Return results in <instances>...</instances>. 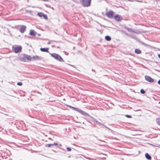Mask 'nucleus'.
<instances>
[{
	"label": "nucleus",
	"instance_id": "393cba45",
	"mask_svg": "<svg viewBox=\"0 0 160 160\" xmlns=\"http://www.w3.org/2000/svg\"><path fill=\"white\" fill-rule=\"evenodd\" d=\"M51 43V42H48V44H49Z\"/></svg>",
	"mask_w": 160,
	"mask_h": 160
},
{
	"label": "nucleus",
	"instance_id": "412c9836",
	"mask_svg": "<svg viewBox=\"0 0 160 160\" xmlns=\"http://www.w3.org/2000/svg\"><path fill=\"white\" fill-rule=\"evenodd\" d=\"M125 116L128 118H131L132 117L130 116V115H125Z\"/></svg>",
	"mask_w": 160,
	"mask_h": 160
},
{
	"label": "nucleus",
	"instance_id": "b1692460",
	"mask_svg": "<svg viewBox=\"0 0 160 160\" xmlns=\"http://www.w3.org/2000/svg\"><path fill=\"white\" fill-rule=\"evenodd\" d=\"M54 144V145H58V143H54V144Z\"/></svg>",
	"mask_w": 160,
	"mask_h": 160
},
{
	"label": "nucleus",
	"instance_id": "423d86ee",
	"mask_svg": "<svg viewBox=\"0 0 160 160\" xmlns=\"http://www.w3.org/2000/svg\"><path fill=\"white\" fill-rule=\"evenodd\" d=\"M106 15L109 18H112L114 17V12L112 11H110L106 13Z\"/></svg>",
	"mask_w": 160,
	"mask_h": 160
},
{
	"label": "nucleus",
	"instance_id": "1a4fd4ad",
	"mask_svg": "<svg viewBox=\"0 0 160 160\" xmlns=\"http://www.w3.org/2000/svg\"><path fill=\"white\" fill-rule=\"evenodd\" d=\"M145 79L148 82H152L154 81L153 79L149 76H145Z\"/></svg>",
	"mask_w": 160,
	"mask_h": 160
},
{
	"label": "nucleus",
	"instance_id": "2eb2a0df",
	"mask_svg": "<svg viewBox=\"0 0 160 160\" xmlns=\"http://www.w3.org/2000/svg\"><path fill=\"white\" fill-rule=\"evenodd\" d=\"M135 53L137 54H139L141 52V51L139 49H135Z\"/></svg>",
	"mask_w": 160,
	"mask_h": 160
},
{
	"label": "nucleus",
	"instance_id": "5701e85b",
	"mask_svg": "<svg viewBox=\"0 0 160 160\" xmlns=\"http://www.w3.org/2000/svg\"><path fill=\"white\" fill-rule=\"evenodd\" d=\"M158 83L160 85V80H159L158 82Z\"/></svg>",
	"mask_w": 160,
	"mask_h": 160
},
{
	"label": "nucleus",
	"instance_id": "aec40b11",
	"mask_svg": "<svg viewBox=\"0 0 160 160\" xmlns=\"http://www.w3.org/2000/svg\"><path fill=\"white\" fill-rule=\"evenodd\" d=\"M140 92H141V93H142V94H144L145 93V91L142 89L141 90Z\"/></svg>",
	"mask_w": 160,
	"mask_h": 160
},
{
	"label": "nucleus",
	"instance_id": "4be33fe9",
	"mask_svg": "<svg viewBox=\"0 0 160 160\" xmlns=\"http://www.w3.org/2000/svg\"><path fill=\"white\" fill-rule=\"evenodd\" d=\"M67 149L68 151H71V149L67 147Z\"/></svg>",
	"mask_w": 160,
	"mask_h": 160
},
{
	"label": "nucleus",
	"instance_id": "6e6552de",
	"mask_svg": "<svg viewBox=\"0 0 160 160\" xmlns=\"http://www.w3.org/2000/svg\"><path fill=\"white\" fill-rule=\"evenodd\" d=\"M38 15L41 18L43 17V18L46 20H47L48 19V18L47 16L42 12H40L38 13Z\"/></svg>",
	"mask_w": 160,
	"mask_h": 160
},
{
	"label": "nucleus",
	"instance_id": "9d476101",
	"mask_svg": "<svg viewBox=\"0 0 160 160\" xmlns=\"http://www.w3.org/2000/svg\"><path fill=\"white\" fill-rule=\"evenodd\" d=\"M26 26H22L20 30V32L21 33H23L26 31Z\"/></svg>",
	"mask_w": 160,
	"mask_h": 160
},
{
	"label": "nucleus",
	"instance_id": "f3484780",
	"mask_svg": "<svg viewBox=\"0 0 160 160\" xmlns=\"http://www.w3.org/2000/svg\"><path fill=\"white\" fill-rule=\"evenodd\" d=\"M157 123L160 125V118H158L156 119V120Z\"/></svg>",
	"mask_w": 160,
	"mask_h": 160
},
{
	"label": "nucleus",
	"instance_id": "0eeeda50",
	"mask_svg": "<svg viewBox=\"0 0 160 160\" xmlns=\"http://www.w3.org/2000/svg\"><path fill=\"white\" fill-rule=\"evenodd\" d=\"M113 18L116 21L118 22L120 21L122 19V17L118 14L115 15Z\"/></svg>",
	"mask_w": 160,
	"mask_h": 160
},
{
	"label": "nucleus",
	"instance_id": "a878e982",
	"mask_svg": "<svg viewBox=\"0 0 160 160\" xmlns=\"http://www.w3.org/2000/svg\"><path fill=\"white\" fill-rule=\"evenodd\" d=\"M158 57L159 58H160V54H159L158 55Z\"/></svg>",
	"mask_w": 160,
	"mask_h": 160
},
{
	"label": "nucleus",
	"instance_id": "6ab92c4d",
	"mask_svg": "<svg viewBox=\"0 0 160 160\" xmlns=\"http://www.w3.org/2000/svg\"><path fill=\"white\" fill-rule=\"evenodd\" d=\"M17 85L19 86H22V83L21 82H18L17 83Z\"/></svg>",
	"mask_w": 160,
	"mask_h": 160
},
{
	"label": "nucleus",
	"instance_id": "7ed1b4c3",
	"mask_svg": "<svg viewBox=\"0 0 160 160\" xmlns=\"http://www.w3.org/2000/svg\"><path fill=\"white\" fill-rule=\"evenodd\" d=\"M51 56L61 62H64V60L59 55L56 53H50Z\"/></svg>",
	"mask_w": 160,
	"mask_h": 160
},
{
	"label": "nucleus",
	"instance_id": "bb28decb",
	"mask_svg": "<svg viewBox=\"0 0 160 160\" xmlns=\"http://www.w3.org/2000/svg\"><path fill=\"white\" fill-rule=\"evenodd\" d=\"M138 1V2H141L140 1Z\"/></svg>",
	"mask_w": 160,
	"mask_h": 160
},
{
	"label": "nucleus",
	"instance_id": "dca6fc26",
	"mask_svg": "<svg viewBox=\"0 0 160 160\" xmlns=\"http://www.w3.org/2000/svg\"><path fill=\"white\" fill-rule=\"evenodd\" d=\"M105 39L106 40L108 41H110L111 40V38L110 37L108 36H107L105 37Z\"/></svg>",
	"mask_w": 160,
	"mask_h": 160
},
{
	"label": "nucleus",
	"instance_id": "ddd939ff",
	"mask_svg": "<svg viewBox=\"0 0 160 160\" xmlns=\"http://www.w3.org/2000/svg\"><path fill=\"white\" fill-rule=\"evenodd\" d=\"M36 32L33 30H31L30 31V34L32 36H35L36 35Z\"/></svg>",
	"mask_w": 160,
	"mask_h": 160
},
{
	"label": "nucleus",
	"instance_id": "39448f33",
	"mask_svg": "<svg viewBox=\"0 0 160 160\" xmlns=\"http://www.w3.org/2000/svg\"><path fill=\"white\" fill-rule=\"evenodd\" d=\"M67 106L68 107L70 108H73V109L75 110L76 111L79 112L80 113H81V114H82L83 115H85L86 114H87L85 112L82 110H79L78 108L72 107L70 106V105H67Z\"/></svg>",
	"mask_w": 160,
	"mask_h": 160
},
{
	"label": "nucleus",
	"instance_id": "f257e3e1",
	"mask_svg": "<svg viewBox=\"0 0 160 160\" xmlns=\"http://www.w3.org/2000/svg\"><path fill=\"white\" fill-rule=\"evenodd\" d=\"M21 61L23 62H27L28 61H31L32 59V57L29 55L23 54L21 56L20 58Z\"/></svg>",
	"mask_w": 160,
	"mask_h": 160
},
{
	"label": "nucleus",
	"instance_id": "a211bd4d",
	"mask_svg": "<svg viewBox=\"0 0 160 160\" xmlns=\"http://www.w3.org/2000/svg\"><path fill=\"white\" fill-rule=\"evenodd\" d=\"M53 145H54V144H46V147L49 148V147H51V146H53Z\"/></svg>",
	"mask_w": 160,
	"mask_h": 160
},
{
	"label": "nucleus",
	"instance_id": "f8f14e48",
	"mask_svg": "<svg viewBox=\"0 0 160 160\" xmlns=\"http://www.w3.org/2000/svg\"><path fill=\"white\" fill-rule=\"evenodd\" d=\"M49 48H41L40 50L43 52H48Z\"/></svg>",
	"mask_w": 160,
	"mask_h": 160
},
{
	"label": "nucleus",
	"instance_id": "20e7f679",
	"mask_svg": "<svg viewBox=\"0 0 160 160\" xmlns=\"http://www.w3.org/2000/svg\"><path fill=\"white\" fill-rule=\"evenodd\" d=\"M91 0H82L81 2L84 7H88L90 6Z\"/></svg>",
	"mask_w": 160,
	"mask_h": 160
},
{
	"label": "nucleus",
	"instance_id": "9b49d317",
	"mask_svg": "<svg viewBox=\"0 0 160 160\" xmlns=\"http://www.w3.org/2000/svg\"><path fill=\"white\" fill-rule=\"evenodd\" d=\"M32 58V59H33L34 60H39L41 59L40 57L37 55L33 56Z\"/></svg>",
	"mask_w": 160,
	"mask_h": 160
},
{
	"label": "nucleus",
	"instance_id": "4468645a",
	"mask_svg": "<svg viewBox=\"0 0 160 160\" xmlns=\"http://www.w3.org/2000/svg\"><path fill=\"white\" fill-rule=\"evenodd\" d=\"M145 157H146V158L148 159V160H150V159H151V156L148 153H146V154H145Z\"/></svg>",
	"mask_w": 160,
	"mask_h": 160
},
{
	"label": "nucleus",
	"instance_id": "f03ea898",
	"mask_svg": "<svg viewBox=\"0 0 160 160\" xmlns=\"http://www.w3.org/2000/svg\"><path fill=\"white\" fill-rule=\"evenodd\" d=\"M22 48L21 46L19 45H15L12 47L13 52L15 53L20 52L22 51Z\"/></svg>",
	"mask_w": 160,
	"mask_h": 160
}]
</instances>
